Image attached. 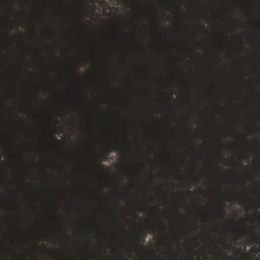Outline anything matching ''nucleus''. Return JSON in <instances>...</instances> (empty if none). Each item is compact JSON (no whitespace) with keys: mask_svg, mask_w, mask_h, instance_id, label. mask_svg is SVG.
I'll return each instance as SVG.
<instances>
[{"mask_svg":"<svg viewBox=\"0 0 260 260\" xmlns=\"http://www.w3.org/2000/svg\"><path fill=\"white\" fill-rule=\"evenodd\" d=\"M257 66H260V0H257Z\"/></svg>","mask_w":260,"mask_h":260,"instance_id":"1","label":"nucleus"},{"mask_svg":"<svg viewBox=\"0 0 260 260\" xmlns=\"http://www.w3.org/2000/svg\"><path fill=\"white\" fill-rule=\"evenodd\" d=\"M257 233L256 236V241L258 245L260 244V232L258 231V227L260 226V211L259 208H260V182H257Z\"/></svg>","mask_w":260,"mask_h":260,"instance_id":"2","label":"nucleus"},{"mask_svg":"<svg viewBox=\"0 0 260 260\" xmlns=\"http://www.w3.org/2000/svg\"><path fill=\"white\" fill-rule=\"evenodd\" d=\"M259 138L258 136L257 139V157H256V162H257V176L258 178L260 175V145L259 143Z\"/></svg>","mask_w":260,"mask_h":260,"instance_id":"3","label":"nucleus"},{"mask_svg":"<svg viewBox=\"0 0 260 260\" xmlns=\"http://www.w3.org/2000/svg\"><path fill=\"white\" fill-rule=\"evenodd\" d=\"M111 151H112V150H111L110 148L107 147L104 150V154H105V156L107 157V156H108L109 155H110Z\"/></svg>","mask_w":260,"mask_h":260,"instance_id":"4","label":"nucleus"},{"mask_svg":"<svg viewBox=\"0 0 260 260\" xmlns=\"http://www.w3.org/2000/svg\"><path fill=\"white\" fill-rule=\"evenodd\" d=\"M223 210L221 212V217L222 219H224V216H225V213H226V210L225 209V204H223Z\"/></svg>","mask_w":260,"mask_h":260,"instance_id":"5","label":"nucleus"},{"mask_svg":"<svg viewBox=\"0 0 260 260\" xmlns=\"http://www.w3.org/2000/svg\"><path fill=\"white\" fill-rule=\"evenodd\" d=\"M148 231H150V232H151L152 233L154 232V230L153 227L152 226H151V225L149 226Z\"/></svg>","mask_w":260,"mask_h":260,"instance_id":"6","label":"nucleus"},{"mask_svg":"<svg viewBox=\"0 0 260 260\" xmlns=\"http://www.w3.org/2000/svg\"><path fill=\"white\" fill-rule=\"evenodd\" d=\"M53 138H54V140H55L57 142H58V143L60 142V141L57 137H54Z\"/></svg>","mask_w":260,"mask_h":260,"instance_id":"7","label":"nucleus"},{"mask_svg":"<svg viewBox=\"0 0 260 260\" xmlns=\"http://www.w3.org/2000/svg\"><path fill=\"white\" fill-rule=\"evenodd\" d=\"M137 241L138 244L140 245L141 246V247H142V246L141 243V241H139L138 240H137Z\"/></svg>","mask_w":260,"mask_h":260,"instance_id":"8","label":"nucleus"},{"mask_svg":"<svg viewBox=\"0 0 260 260\" xmlns=\"http://www.w3.org/2000/svg\"><path fill=\"white\" fill-rule=\"evenodd\" d=\"M117 150H121V148L119 147H116V149L115 150V151Z\"/></svg>","mask_w":260,"mask_h":260,"instance_id":"9","label":"nucleus"},{"mask_svg":"<svg viewBox=\"0 0 260 260\" xmlns=\"http://www.w3.org/2000/svg\"><path fill=\"white\" fill-rule=\"evenodd\" d=\"M257 254L260 252V249L259 248H257Z\"/></svg>","mask_w":260,"mask_h":260,"instance_id":"10","label":"nucleus"},{"mask_svg":"<svg viewBox=\"0 0 260 260\" xmlns=\"http://www.w3.org/2000/svg\"><path fill=\"white\" fill-rule=\"evenodd\" d=\"M228 247H229V248H230L231 250L233 249V248L232 247V246H231L230 245H228Z\"/></svg>","mask_w":260,"mask_h":260,"instance_id":"11","label":"nucleus"},{"mask_svg":"<svg viewBox=\"0 0 260 260\" xmlns=\"http://www.w3.org/2000/svg\"><path fill=\"white\" fill-rule=\"evenodd\" d=\"M238 236H239V239H240L241 237V233H239Z\"/></svg>","mask_w":260,"mask_h":260,"instance_id":"12","label":"nucleus"},{"mask_svg":"<svg viewBox=\"0 0 260 260\" xmlns=\"http://www.w3.org/2000/svg\"><path fill=\"white\" fill-rule=\"evenodd\" d=\"M147 236V234L146 233H145L144 234V239Z\"/></svg>","mask_w":260,"mask_h":260,"instance_id":"13","label":"nucleus"},{"mask_svg":"<svg viewBox=\"0 0 260 260\" xmlns=\"http://www.w3.org/2000/svg\"><path fill=\"white\" fill-rule=\"evenodd\" d=\"M103 166V164H99V166H99V167H100V166Z\"/></svg>","mask_w":260,"mask_h":260,"instance_id":"14","label":"nucleus"},{"mask_svg":"<svg viewBox=\"0 0 260 260\" xmlns=\"http://www.w3.org/2000/svg\"><path fill=\"white\" fill-rule=\"evenodd\" d=\"M102 161H103V160L101 158H100L99 160L100 162H101Z\"/></svg>","mask_w":260,"mask_h":260,"instance_id":"15","label":"nucleus"},{"mask_svg":"<svg viewBox=\"0 0 260 260\" xmlns=\"http://www.w3.org/2000/svg\"><path fill=\"white\" fill-rule=\"evenodd\" d=\"M188 193H189V194H190V193H191V191H189V192H188Z\"/></svg>","mask_w":260,"mask_h":260,"instance_id":"16","label":"nucleus"}]
</instances>
